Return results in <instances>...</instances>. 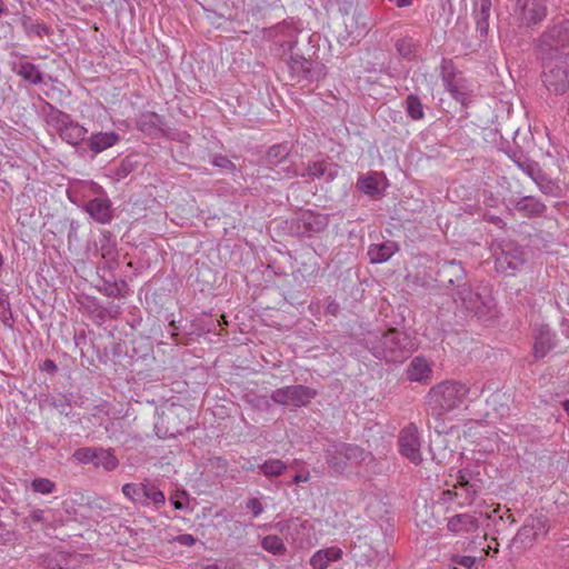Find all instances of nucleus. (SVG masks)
<instances>
[{"label": "nucleus", "instance_id": "obj_49", "mask_svg": "<svg viewBox=\"0 0 569 569\" xmlns=\"http://www.w3.org/2000/svg\"><path fill=\"white\" fill-rule=\"evenodd\" d=\"M246 508L252 512V516L259 517L264 508L258 498H249L246 502Z\"/></svg>", "mask_w": 569, "mask_h": 569}, {"label": "nucleus", "instance_id": "obj_43", "mask_svg": "<svg viewBox=\"0 0 569 569\" xmlns=\"http://www.w3.org/2000/svg\"><path fill=\"white\" fill-rule=\"evenodd\" d=\"M279 0H250L249 11L253 16L263 14L270 9L278 7Z\"/></svg>", "mask_w": 569, "mask_h": 569}, {"label": "nucleus", "instance_id": "obj_33", "mask_svg": "<svg viewBox=\"0 0 569 569\" xmlns=\"http://www.w3.org/2000/svg\"><path fill=\"white\" fill-rule=\"evenodd\" d=\"M379 184V174L377 172H370L367 176H362L357 182L358 189L365 194L371 197L380 196L382 193Z\"/></svg>", "mask_w": 569, "mask_h": 569}, {"label": "nucleus", "instance_id": "obj_36", "mask_svg": "<svg viewBox=\"0 0 569 569\" xmlns=\"http://www.w3.org/2000/svg\"><path fill=\"white\" fill-rule=\"evenodd\" d=\"M259 469L267 478H274L281 476L286 471L287 465L280 459H268L259 466Z\"/></svg>", "mask_w": 569, "mask_h": 569}, {"label": "nucleus", "instance_id": "obj_60", "mask_svg": "<svg viewBox=\"0 0 569 569\" xmlns=\"http://www.w3.org/2000/svg\"><path fill=\"white\" fill-rule=\"evenodd\" d=\"M396 46H397L398 51H399L401 54H403V56H406V54H407V52H406V51H403V50H405L403 41H398Z\"/></svg>", "mask_w": 569, "mask_h": 569}, {"label": "nucleus", "instance_id": "obj_39", "mask_svg": "<svg viewBox=\"0 0 569 569\" xmlns=\"http://www.w3.org/2000/svg\"><path fill=\"white\" fill-rule=\"evenodd\" d=\"M407 114L412 120H421L425 117L423 106L418 96L411 93L406 98L405 101Z\"/></svg>", "mask_w": 569, "mask_h": 569}, {"label": "nucleus", "instance_id": "obj_7", "mask_svg": "<svg viewBox=\"0 0 569 569\" xmlns=\"http://www.w3.org/2000/svg\"><path fill=\"white\" fill-rule=\"evenodd\" d=\"M548 16V0H516L511 17L520 29L533 30L538 28Z\"/></svg>", "mask_w": 569, "mask_h": 569}, {"label": "nucleus", "instance_id": "obj_8", "mask_svg": "<svg viewBox=\"0 0 569 569\" xmlns=\"http://www.w3.org/2000/svg\"><path fill=\"white\" fill-rule=\"evenodd\" d=\"M51 112L47 121L54 128L59 137L71 146H78L86 140L87 128L74 121L71 116L49 104Z\"/></svg>", "mask_w": 569, "mask_h": 569}, {"label": "nucleus", "instance_id": "obj_23", "mask_svg": "<svg viewBox=\"0 0 569 569\" xmlns=\"http://www.w3.org/2000/svg\"><path fill=\"white\" fill-rule=\"evenodd\" d=\"M11 71L26 82L32 86H39L44 82V73L38 64L29 61L19 60L11 63Z\"/></svg>", "mask_w": 569, "mask_h": 569}, {"label": "nucleus", "instance_id": "obj_27", "mask_svg": "<svg viewBox=\"0 0 569 569\" xmlns=\"http://www.w3.org/2000/svg\"><path fill=\"white\" fill-rule=\"evenodd\" d=\"M398 250L397 242L387 240L370 244L367 254L371 263H382L388 261Z\"/></svg>", "mask_w": 569, "mask_h": 569}, {"label": "nucleus", "instance_id": "obj_58", "mask_svg": "<svg viewBox=\"0 0 569 569\" xmlns=\"http://www.w3.org/2000/svg\"><path fill=\"white\" fill-rule=\"evenodd\" d=\"M101 253L103 258H110L113 259L116 254L114 247L108 246V247H101Z\"/></svg>", "mask_w": 569, "mask_h": 569}, {"label": "nucleus", "instance_id": "obj_3", "mask_svg": "<svg viewBox=\"0 0 569 569\" xmlns=\"http://www.w3.org/2000/svg\"><path fill=\"white\" fill-rule=\"evenodd\" d=\"M569 18L553 17L533 41L536 57L569 56Z\"/></svg>", "mask_w": 569, "mask_h": 569}, {"label": "nucleus", "instance_id": "obj_30", "mask_svg": "<svg viewBox=\"0 0 569 569\" xmlns=\"http://www.w3.org/2000/svg\"><path fill=\"white\" fill-rule=\"evenodd\" d=\"M342 550L331 547L318 550L310 559L313 569H327L329 563L341 559Z\"/></svg>", "mask_w": 569, "mask_h": 569}, {"label": "nucleus", "instance_id": "obj_57", "mask_svg": "<svg viewBox=\"0 0 569 569\" xmlns=\"http://www.w3.org/2000/svg\"><path fill=\"white\" fill-rule=\"evenodd\" d=\"M310 480V473L309 471H306L305 473H297L293 476L291 483H300V482H308Z\"/></svg>", "mask_w": 569, "mask_h": 569}, {"label": "nucleus", "instance_id": "obj_32", "mask_svg": "<svg viewBox=\"0 0 569 569\" xmlns=\"http://www.w3.org/2000/svg\"><path fill=\"white\" fill-rule=\"evenodd\" d=\"M41 563L47 569H70V557L62 551H52L42 556Z\"/></svg>", "mask_w": 569, "mask_h": 569}, {"label": "nucleus", "instance_id": "obj_48", "mask_svg": "<svg viewBox=\"0 0 569 569\" xmlns=\"http://www.w3.org/2000/svg\"><path fill=\"white\" fill-rule=\"evenodd\" d=\"M531 529H532V536L537 537L539 533L543 532L547 533V518L543 516L529 518L528 519Z\"/></svg>", "mask_w": 569, "mask_h": 569}, {"label": "nucleus", "instance_id": "obj_34", "mask_svg": "<svg viewBox=\"0 0 569 569\" xmlns=\"http://www.w3.org/2000/svg\"><path fill=\"white\" fill-rule=\"evenodd\" d=\"M119 466V460L114 456V450L109 448H98L94 461L96 468H103L106 471H113Z\"/></svg>", "mask_w": 569, "mask_h": 569}, {"label": "nucleus", "instance_id": "obj_16", "mask_svg": "<svg viewBox=\"0 0 569 569\" xmlns=\"http://www.w3.org/2000/svg\"><path fill=\"white\" fill-rule=\"evenodd\" d=\"M398 445L399 451L403 457L409 459L416 466L421 463V441L418 428L415 423H409L400 431L398 437Z\"/></svg>", "mask_w": 569, "mask_h": 569}, {"label": "nucleus", "instance_id": "obj_22", "mask_svg": "<svg viewBox=\"0 0 569 569\" xmlns=\"http://www.w3.org/2000/svg\"><path fill=\"white\" fill-rule=\"evenodd\" d=\"M88 214L98 223H109L113 218L112 203L107 197H96L84 207Z\"/></svg>", "mask_w": 569, "mask_h": 569}, {"label": "nucleus", "instance_id": "obj_59", "mask_svg": "<svg viewBox=\"0 0 569 569\" xmlns=\"http://www.w3.org/2000/svg\"><path fill=\"white\" fill-rule=\"evenodd\" d=\"M10 540H11V532L8 531V530H4L0 526V545H4V543H7Z\"/></svg>", "mask_w": 569, "mask_h": 569}, {"label": "nucleus", "instance_id": "obj_55", "mask_svg": "<svg viewBox=\"0 0 569 569\" xmlns=\"http://www.w3.org/2000/svg\"><path fill=\"white\" fill-rule=\"evenodd\" d=\"M518 536L523 537L525 539H536L535 536H532V529L527 520V522L519 529Z\"/></svg>", "mask_w": 569, "mask_h": 569}, {"label": "nucleus", "instance_id": "obj_40", "mask_svg": "<svg viewBox=\"0 0 569 569\" xmlns=\"http://www.w3.org/2000/svg\"><path fill=\"white\" fill-rule=\"evenodd\" d=\"M49 407L54 408L60 415L69 417L71 415V402L66 396H49L46 399Z\"/></svg>", "mask_w": 569, "mask_h": 569}, {"label": "nucleus", "instance_id": "obj_47", "mask_svg": "<svg viewBox=\"0 0 569 569\" xmlns=\"http://www.w3.org/2000/svg\"><path fill=\"white\" fill-rule=\"evenodd\" d=\"M518 167L526 172L532 180L542 171L537 162L533 161H517Z\"/></svg>", "mask_w": 569, "mask_h": 569}, {"label": "nucleus", "instance_id": "obj_4", "mask_svg": "<svg viewBox=\"0 0 569 569\" xmlns=\"http://www.w3.org/2000/svg\"><path fill=\"white\" fill-rule=\"evenodd\" d=\"M469 392L470 388L466 383L446 380L429 390L426 403L432 416L441 418L447 412L460 407Z\"/></svg>", "mask_w": 569, "mask_h": 569}, {"label": "nucleus", "instance_id": "obj_64", "mask_svg": "<svg viewBox=\"0 0 569 569\" xmlns=\"http://www.w3.org/2000/svg\"><path fill=\"white\" fill-rule=\"evenodd\" d=\"M277 526L280 528L281 531L288 527L287 522H279Z\"/></svg>", "mask_w": 569, "mask_h": 569}, {"label": "nucleus", "instance_id": "obj_1", "mask_svg": "<svg viewBox=\"0 0 569 569\" xmlns=\"http://www.w3.org/2000/svg\"><path fill=\"white\" fill-rule=\"evenodd\" d=\"M360 343L376 358L390 363L403 362L417 349L415 339L397 328L372 330L362 335Z\"/></svg>", "mask_w": 569, "mask_h": 569}, {"label": "nucleus", "instance_id": "obj_46", "mask_svg": "<svg viewBox=\"0 0 569 569\" xmlns=\"http://www.w3.org/2000/svg\"><path fill=\"white\" fill-rule=\"evenodd\" d=\"M24 522L29 523V525H37V523L47 525L49 522V520H48V518L46 516V511L43 509L32 508V509H30L29 515L26 517Z\"/></svg>", "mask_w": 569, "mask_h": 569}, {"label": "nucleus", "instance_id": "obj_6", "mask_svg": "<svg viewBox=\"0 0 569 569\" xmlns=\"http://www.w3.org/2000/svg\"><path fill=\"white\" fill-rule=\"evenodd\" d=\"M368 455L361 447L346 442L331 443L325 449L326 462L337 475L343 473L349 465H360Z\"/></svg>", "mask_w": 569, "mask_h": 569}, {"label": "nucleus", "instance_id": "obj_42", "mask_svg": "<svg viewBox=\"0 0 569 569\" xmlns=\"http://www.w3.org/2000/svg\"><path fill=\"white\" fill-rule=\"evenodd\" d=\"M97 449L98 448H94V447H82V448L77 449L73 452L72 457L79 463H83V465L93 463L94 465V461L97 458Z\"/></svg>", "mask_w": 569, "mask_h": 569}, {"label": "nucleus", "instance_id": "obj_61", "mask_svg": "<svg viewBox=\"0 0 569 569\" xmlns=\"http://www.w3.org/2000/svg\"><path fill=\"white\" fill-rule=\"evenodd\" d=\"M7 6L6 3L3 2V0H0V16L1 14H4L7 12Z\"/></svg>", "mask_w": 569, "mask_h": 569}, {"label": "nucleus", "instance_id": "obj_38", "mask_svg": "<svg viewBox=\"0 0 569 569\" xmlns=\"http://www.w3.org/2000/svg\"><path fill=\"white\" fill-rule=\"evenodd\" d=\"M260 543L266 551L274 556L283 555L287 551L283 540L277 535L263 537Z\"/></svg>", "mask_w": 569, "mask_h": 569}, {"label": "nucleus", "instance_id": "obj_15", "mask_svg": "<svg viewBox=\"0 0 569 569\" xmlns=\"http://www.w3.org/2000/svg\"><path fill=\"white\" fill-rule=\"evenodd\" d=\"M440 74L443 86L451 97L466 106L469 97V89L466 84V80L462 77H458L455 72V67L451 60L442 59Z\"/></svg>", "mask_w": 569, "mask_h": 569}, {"label": "nucleus", "instance_id": "obj_25", "mask_svg": "<svg viewBox=\"0 0 569 569\" xmlns=\"http://www.w3.org/2000/svg\"><path fill=\"white\" fill-rule=\"evenodd\" d=\"M120 134L116 131L94 132L87 140V147L93 156L116 146L120 141Z\"/></svg>", "mask_w": 569, "mask_h": 569}, {"label": "nucleus", "instance_id": "obj_45", "mask_svg": "<svg viewBox=\"0 0 569 569\" xmlns=\"http://www.w3.org/2000/svg\"><path fill=\"white\" fill-rule=\"evenodd\" d=\"M127 288V283L121 280L120 282H106L103 292L106 296L111 298H120L124 296V289Z\"/></svg>", "mask_w": 569, "mask_h": 569}, {"label": "nucleus", "instance_id": "obj_13", "mask_svg": "<svg viewBox=\"0 0 569 569\" xmlns=\"http://www.w3.org/2000/svg\"><path fill=\"white\" fill-rule=\"evenodd\" d=\"M263 161L269 169L278 168V174L283 173L287 177H297L299 174V171L293 166V161L290 158L288 143H277L269 147Z\"/></svg>", "mask_w": 569, "mask_h": 569}, {"label": "nucleus", "instance_id": "obj_63", "mask_svg": "<svg viewBox=\"0 0 569 569\" xmlns=\"http://www.w3.org/2000/svg\"><path fill=\"white\" fill-rule=\"evenodd\" d=\"M172 503H173L176 509H182L183 508V505L179 500L172 501Z\"/></svg>", "mask_w": 569, "mask_h": 569}, {"label": "nucleus", "instance_id": "obj_37", "mask_svg": "<svg viewBox=\"0 0 569 569\" xmlns=\"http://www.w3.org/2000/svg\"><path fill=\"white\" fill-rule=\"evenodd\" d=\"M138 166L137 156L129 154L124 157L119 164L114 168V177L117 180L127 178L131 172L136 170Z\"/></svg>", "mask_w": 569, "mask_h": 569}, {"label": "nucleus", "instance_id": "obj_26", "mask_svg": "<svg viewBox=\"0 0 569 569\" xmlns=\"http://www.w3.org/2000/svg\"><path fill=\"white\" fill-rule=\"evenodd\" d=\"M19 22L24 34L28 38H38L43 39L44 37H50L53 33V30L50 26L42 21L33 20L29 14H21L19 18Z\"/></svg>", "mask_w": 569, "mask_h": 569}, {"label": "nucleus", "instance_id": "obj_2", "mask_svg": "<svg viewBox=\"0 0 569 569\" xmlns=\"http://www.w3.org/2000/svg\"><path fill=\"white\" fill-rule=\"evenodd\" d=\"M274 42L283 48V53L288 50L290 52L289 60L287 61L291 80L296 83H312L323 79L327 74L326 66L316 60L306 59L302 56L293 54L292 50L297 44V34L292 28L286 26H277Z\"/></svg>", "mask_w": 569, "mask_h": 569}, {"label": "nucleus", "instance_id": "obj_56", "mask_svg": "<svg viewBox=\"0 0 569 569\" xmlns=\"http://www.w3.org/2000/svg\"><path fill=\"white\" fill-rule=\"evenodd\" d=\"M483 218L486 221H488L497 227H500V228L505 227V224H506L505 221L500 217L495 216V214H485Z\"/></svg>", "mask_w": 569, "mask_h": 569}, {"label": "nucleus", "instance_id": "obj_20", "mask_svg": "<svg viewBox=\"0 0 569 569\" xmlns=\"http://www.w3.org/2000/svg\"><path fill=\"white\" fill-rule=\"evenodd\" d=\"M329 223V219L326 214L305 211L298 219V229L302 236L311 237L313 233L323 231Z\"/></svg>", "mask_w": 569, "mask_h": 569}, {"label": "nucleus", "instance_id": "obj_14", "mask_svg": "<svg viewBox=\"0 0 569 569\" xmlns=\"http://www.w3.org/2000/svg\"><path fill=\"white\" fill-rule=\"evenodd\" d=\"M467 272L460 261L443 260L437 263L436 281L439 286L450 288L456 287L457 290L465 286Z\"/></svg>", "mask_w": 569, "mask_h": 569}, {"label": "nucleus", "instance_id": "obj_53", "mask_svg": "<svg viewBox=\"0 0 569 569\" xmlns=\"http://www.w3.org/2000/svg\"><path fill=\"white\" fill-rule=\"evenodd\" d=\"M452 561L466 568H471L476 562V557L472 556H455Z\"/></svg>", "mask_w": 569, "mask_h": 569}, {"label": "nucleus", "instance_id": "obj_21", "mask_svg": "<svg viewBox=\"0 0 569 569\" xmlns=\"http://www.w3.org/2000/svg\"><path fill=\"white\" fill-rule=\"evenodd\" d=\"M340 167L336 163H332L328 160L313 161L307 164V168L303 172H299L298 176L302 178H308L310 180L320 179L322 177L326 178L328 182L336 179L339 173Z\"/></svg>", "mask_w": 569, "mask_h": 569}, {"label": "nucleus", "instance_id": "obj_31", "mask_svg": "<svg viewBox=\"0 0 569 569\" xmlns=\"http://www.w3.org/2000/svg\"><path fill=\"white\" fill-rule=\"evenodd\" d=\"M163 127L164 121L162 117L154 112L144 113L138 120V128L149 136H156L162 132Z\"/></svg>", "mask_w": 569, "mask_h": 569}, {"label": "nucleus", "instance_id": "obj_44", "mask_svg": "<svg viewBox=\"0 0 569 569\" xmlns=\"http://www.w3.org/2000/svg\"><path fill=\"white\" fill-rule=\"evenodd\" d=\"M246 401L254 409L260 411H269L271 408L270 400L267 396H260L256 393H247L244 396Z\"/></svg>", "mask_w": 569, "mask_h": 569}, {"label": "nucleus", "instance_id": "obj_24", "mask_svg": "<svg viewBox=\"0 0 569 569\" xmlns=\"http://www.w3.org/2000/svg\"><path fill=\"white\" fill-rule=\"evenodd\" d=\"M555 347V335L549 326L543 325L535 330L533 357L541 359Z\"/></svg>", "mask_w": 569, "mask_h": 569}, {"label": "nucleus", "instance_id": "obj_62", "mask_svg": "<svg viewBox=\"0 0 569 569\" xmlns=\"http://www.w3.org/2000/svg\"><path fill=\"white\" fill-rule=\"evenodd\" d=\"M562 408L567 412V415L569 416V400H565L562 402Z\"/></svg>", "mask_w": 569, "mask_h": 569}, {"label": "nucleus", "instance_id": "obj_28", "mask_svg": "<svg viewBox=\"0 0 569 569\" xmlns=\"http://www.w3.org/2000/svg\"><path fill=\"white\" fill-rule=\"evenodd\" d=\"M432 369L423 357H415L407 368V377L410 381L426 383L431 379Z\"/></svg>", "mask_w": 569, "mask_h": 569}, {"label": "nucleus", "instance_id": "obj_35", "mask_svg": "<svg viewBox=\"0 0 569 569\" xmlns=\"http://www.w3.org/2000/svg\"><path fill=\"white\" fill-rule=\"evenodd\" d=\"M533 181L543 194L551 197L560 196V186L555 180L550 179L543 171H541Z\"/></svg>", "mask_w": 569, "mask_h": 569}, {"label": "nucleus", "instance_id": "obj_11", "mask_svg": "<svg viewBox=\"0 0 569 569\" xmlns=\"http://www.w3.org/2000/svg\"><path fill=\"white\" fill-rule=\"evenodd\" d=\"M121 491L128 499L142 507L153 505L156 508H159L166 502L164 493L149 481L124 483Z\"/></svg>", "mask_w": 569, "mask_h": 569}, {"label": "nucleus", "instance_id": "obj_51", "mask_svg": "<svg viewBox=\"0 0 569 569\" xmlns=\"http://www.w3.org/2000/svg\"><path fill=\"white\" fill-rule=\"evenodd\" d=\"M0 316L2 317L4 323H7L8 316L12 317L10 303L3 298V295L0 293Z\"/></svg>", "mask_w": 569, "mask_h": 569}, {"label": "nucleus", "instance_id": "obj_18", "mask_svg": "<svg viewBox=\"0 0 569 569\" xmlns=\"http://www.w3.org/2000/svg\"><path fill=\"white\" fill-rule=\"evenodd\" d=\"M509 206L528 219L542 217L547 211V206L535 196L512 197L509 199Z\"/></svg>", "mask_w": 569, "mask_h": 569}, {"label": "nucleus", "instance_id": "obj_10", "mask_svg": "<svg viewBox=\"0 0 569 569\" xmlns=\"http://www.w3.org/2000/svg\"><path fill=\"white\" fill-rule=\"evenodd\" d=\"M499 248L500 253L495 261L498 272L513 274L522 268L527 260V253L522 246L511 240H502Z\"/></svg>", "mask_w": 569, "mask_h": 569}, {"label": "nucleus", "instance_id": "obj_41", "mask_svg": "<svg viewBox=\"0 0 569 569\" xmlns=\"http://www.w3.org/2000/svg\"><path fill=\"white\" fill-rule=\"evenodd\" d=\"M30 488L36 493L50 495L56 491L57 485L48 478L38 477L31 481Z\"/></svg>", "mask_w": 569, "mask_h": 569}, {"label": "nucleus", "instance_id": "obj_50", "mask_svg": "<svg viewBox=\"0 0 569 569\" xmlns=\"http://www.w3.org/2000/svg\"><path fill=\"white\" fill-rule=\"evenodd\" d=\"M212 164L222 169H232L234 164L226 156L217 154L212 159Z\"/></svg>", "mask_w": 569, "mask_h": 569}, {"label": "nucleus", "instance_id": "obj_9", "mask_svg": "<svg viewBox=\"0 0 569 569\" xmlns=\"http://www.w3.org/2000/svg\"><path fill=\"white\" fill-rule=\"evenodd\" d=\"M478 476L479 473H475L469 468L459 470L453 490L445 491V499L461 498L460 506L471 505L483 488L482 481Z\"/></svg>", "mask_w": 569, "mask_h": 569}, {"label": "nucleus", "instance_id": "obj_12", "mask_svg": "<svg viewBox=\"0 0 569 569\" xmlns=\"http://www.w3.org/2000/svg\"><path fill=\"white\" fill-rule=\"evenodd\" d=\"M317 395L318 391L311 387L293 385L273 390L270 399L280 406L306 407Z\"/></svg>", "mask_w": 569, "mask_h": 569}, {"label": "nucleus", "instance_id": "obj_19", "mask_svg": "<svg viewBox=\"0 0 569 569\" xmlns=\"http://www.w3.org/2000/svg\"><path fill=\"white\" fill-rule=\"evenodd\" d=\"M480 528V520L477 512L457 513L448 518L447 529L459 536L477 533Z\"/></svg>", "mask_w": 569, "mask_h": 569}, {"label": "nucleus", "instance_id": "obj_5", "mask_svg": "<svg viewBox=\"0 0 569 569\" xmlns=\"http://www.w3.org/2000/svg\"><path fill=\"white\" fill-rule=\"evenodd\" d=\"M541 63V81L555 94L569 92V56L537 57Z\"/></svg>", "mask_w": 569, "mask_h": 569}, {"label": "nucleus", "instance_id": "obj_29", "mask_svg": "<svg viewBox=\"0 0 569 569\" xmlns=\"http://www.w3.org/2000/svg\"><path fill=\"white\" fill-rule=\"evenodd\" d=\"M490 10L491 0H473L476 29L481 37H486L488 34Z\"/></svg>", "mask_w": 569, "mask_h": 569}, {"label": "nucleus", "instance_id": "obj_17", "mask_svg": "<svg viewBox=\"0 0 569 569\" xmlns=\"http://www.w3.org/2000/svg\"><path fill=\"white\" fill-rule=\"evenodd\" d=\"M453 299L456 303L460 302L461 307H463L469 315L477 317L483 316L490 308L489 300L479 292L471 290L467 283L456 290Z\"/></svg>", "mask_w": 569, "mask_h": 569}, {"label": "nucleus", "instance_id": "obj_52", "mask_svg": "<svg viewBox=\"0 0 569 569\" xmlns=\"http://www.w3.org/2000/svg\"><path fill=\"white\" fill-rule=\"evenodd\" d=\"M172 541H176L180 543L181 546L191 547L197 542V539L190 535V533H182L172 539Z\"/></svg>", "mask_w": 569, "mask_h": 569}, {"label": "nucleus", "instance_id": "obj_54", "mask_svg": "<svg viewBox=\"0 0 569 569\" xmlns=\"http://www.w3.org/2000/svg\"><path fill=\"white\" fill-rule=\"evenodd\" d=\"M41 371H46L50 375H54L58 371V366L51 359H46L42 363L39 365Z\"/></svg>", "mask_w": 569, "mask_h": 569}]
</instances>
